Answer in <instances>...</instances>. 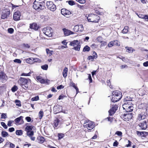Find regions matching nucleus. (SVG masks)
Wrapping results in <instances>:
<instances>
[{
	"label": "nucleus",
	"mask_w": 148,
	"mask_h": 148,
	"mask_svg": "<svg viewBox=\"0 0 148 148\" xmlns=\"http://www.w3.org/2000/svg\"><path fill=\"white\" fill-rule=\"evenodd\" d=\"M45 0H35L33 3V8L38 11L45 8Z\"/></svg>",
	"instance_id": "obj_1"
},
{
	"label": "nucleus",
	"mask_w": 148,
	"mask_h": 148,
	"mask_svg": "<svg viewBox=\"0 0 148 148\" xmlns=\"http://www.w3.org/2000/svg\"><path fill=\"white\" fill-rule=\"evenodd\" d=\"M31 80L29 79L21 77L18 81L19 84L24 89L27 90L31 83Z\"/></svg>",
	"instance_id": "obj_2"
},
{
	"label": "nucleus",
	"mask_w": 148,
	"mask_h": 148,
	"mask_svg": "<svg viewBox=\"0 0 148 148\" xmlns=\"http://www.w3.org/2000/svg\"><path fill=\"white\" fill-rule=\"evenodd\" d=\"M112 94V101L114 102L119 101L122 97V93L119 91H114Z\"/></svg>",
	"instance_id": "obj_3"
},
{
	"label": "nucleus",
	"mask_w": 148,
	"mask_h": 148,
	"mask_svg": "<svg viewBox=\"0 0 148 148\" xmlns=\"http://www.w3.org/2000/svg\"><path fill=\"white\" fill-rule=\"evenodd\" d=\"M88 22L96 23L98 22L100 19V17L98 15L93 14H90L87 16H86Z\"/></svg>",
	"instance_id": "obj_4"
},
{
	"label": "nucleus",
	"mask_w": 148,
	"mask_h": 148,
	"mask_svg": "<svg viewBox=\"0 0 148 148\" xmlns=\"http://www.w3.org/2000/svg\"><path fill=\"white\" fill-rule=\"evenodd\" d=\"M132 102L131 101L125 102L123 105V107L127 112L132 111L133 107Z\"/></svg>",
	"instance_id": "obj_5"
},
{
	"label": "nucleus",
	"mask_w": 148,
	"mask_h": 148,
	"mask_svg": "<svg viewBox=\"0 0 148 148\" xmlns=\"http://www.w3.org/2000/svg\"><path fill=\"white\" fill-rule=\"evenodd\" d=\"M79 42L78 40H76L71 42L70 45L74 47V49L75 50L79 51L80 48Z\"/></svg>",
	"instance_id": "obj_6"
},
{
	"label": "nucleus",
	"mask_w": 148,
	"mask_h": 148,
	"mask_svg": "<svg viewBox=\"0 0 148 148\" xmlns=\"http://www.w3.org/2000/svg\"><path fill=\"white\" fill-rule=\"evenodd\" d=\"M84 127L89 130L92 129L95 127L94 123L89 120L87 121L84 125Z\"/></svg>",
	"instance_id": "obj_7"
},
{
	"label": "nucleus",
	"mask_w": 148,
	"mask_h": 148,
	"mask_svg": "<svg viewBox=\"0 0 148 148\" xmlns=\"http://www.w3.org/2000/svg\"><path fill=\"white\" fill-rule=\"evenodd\" d=\"M47 8L52 11H54L56 9V5L51 1H47L46 3Z\"/></svg>",
	"instance_id": "obj_8"
},
{
	"label": "nucleus",
	"mask_w": 148,
	"mask_h": 148,
	"mask_svg": "<svg viewBox=\"0 0 148 148\" xmlns=\"http://www.w3.org/2000/svg\"><path fill=\"white\" fill-rule=\"evenodd\" d=\"M51 28L50 27H47L44 28L43 29V32L47 36L51 37L52 36V33L51 30Z\"/></svg>",
	"instance_id": "obj_9"
},
{
	"label": "nucleus",
	"mask_w": 148,
	"mask_h": 148,
	"mask_svg": "<svg viewBox=\"0 0 148 148\" xmlns=\"http://www.w3.org/2000/svg\"><path fill=\"white\" fill-rule=\"evenodd\" d=\"M10 14V11L7 10H2V12L1 15V18L4 19L9 16Z\"/></svg>",
	"instance_id": "obj_10"
},
{
	"label": "nucleus",
	"mask_w": 148,
	"mask_h": 148,
	"mask_svg": "<svg viewBox=\"0 0 148 148\" xmlns=\"http://www.w3.org/2000/svg\"><path fill=\"white\" fill-rule=\"evenodd\" d=\"M21 13L19 11H17L14 13L13 18L15 21H17L20 20Z\"/></svg>",
	"instance_id": "obj_11"
},
{
	"label": "nucleus",
	"mask_w": 148,
	"mask_h": 148,
	"mask_svg": "<svg viewBox=\"0 0 148 148\" xmlns=\"http://www.w3.org/2000/svg\"><path fill=\"white\" fill-rule=\"evenodd\" d=\"M118 108L117 106L116 105H113L112 108L108 111L109 115L112 116Z\"/></svg>",
	"instance_id": "obj_12"
},
{
	"label": "nucleus",
	"mask_w": 148,
	"mask_h": 148,
	"mask_svg": "<svg viewBox=\"0 0 148 148\" xmlns=\"http://www.w3.org/2000/svg\"><path fill=\"white\" fill-rule=\"evenodd\" d=\"M146 115L144 112H141L138 114L137 117V120L140 121L145 119L146 118Z\"/></svg>",
	"instance_id": "obj_13"
},
{
	"label": "nucleus",
	"mask_w": 148,
	"mask_h": 148,
	"mask_svg": "<svg viewBox=\"0 0 148 148\" xmlns=\"http://www.w3.org/2000/svg\"><path fill=\"white\" fill-rule=\"evenodd\" d=\"M23 117L21 116L16 118L15 120V123H18V125H21L23 124L24 123L23 119Z\"/></svg>",
	"instance_id": "obj_14"
},
{
	"label": "nucleus",
	"mask_w": 148,
	"mask_h": 148,
	"mask_svg": "<svg viewBox=\"0 0 148 148\" xmlns=\"http://www.w3.org/2000/svg\"><path fill=\"white\" fill-rule=\"evenodd\" d=\"M27 135L33 141H34L35 139V138L33 136L34 135V132L33 131H28L27 132Z\"/></svg>",
	"instance_id": "obj_15"
},
{
	"label": "nucleus",
	"mask_w": 148,
	"mask_h": 148,
	"mask_svg": "<svg viewBox=\"0 0 148 148\" xmlns=\"http://www.w3.org/2000/svg\"><path fill=\"white\" fill-rule=\"evenodd\" d=\"M61 13L64 16H66L71 14V12L65 9H62L61 10Z\"/></svg>",
	"instance_id": "obj_16"
},
{
	"label": "nucleus",
	"mask_w": 148,
	"mask_h": 148,
	"mask_svg": "<svg viewBox=\"0 0 148 148\" xmlns=\"http://www.w3.org/2000/svg\"><path fill=\"white\" fill-rule=\"evenodd\" d=\"M62 30L64 32V34L65 36H68L71 34H74L73 32L65 28H63Z\"/></svg>",
	"instance_id": "obj_17"
},
{
	"label": "nucleus",
	"mask_w": 148,
	"mask_h": 148,
	"mask_svg": "<svg viewBox=\"0 0 148 148\" xmlns=\"http://www.w3.org/2000/svg\"><path fill=\"white\" fill-rule=\"evenodd\" d=\"M123 117L126 120H129L131 119L132 117V115L131 114H124Z\"/></svg>",
	"instance_id": "obj_18"
},
{
	"label": "nucleus",
	"mask_w": 148,
	"mask_h": 148,
	"mask_svg": "<svg viewBox=\"0 0 148 148\" xmlns=\"http://www.w3.org/2000/svg\"><path fill=\"white\" fill-rule=\"evenodd\" d=\"M82 25H76L73 28V30L75 32H77L78 31L82 30L83 29Z\"/></svg>",
	"instance_id": "obj_19"
},
{
	"label": "nucleus",
	"mask_w": 148,
	"mask_h": 148,
	"mask_svg": "<svg viewBox=\"0 0 148 148\" xmlns=\"http://www.w3.org/2000/svg\"><path fill=\"white\" fill-rule=\"evenodd\" d=\"M7 77L6 75L3 72H0V79L2 81L4 82L6 80Z\"/></svg>",
	"instance_id": "obj_20"
},
{
	"label": "nucleus",
	"mask_w": 148,
	"mask_h": 148,
	"mask_svg": "<svg viewBox=\"0 0 148 148\" xmlns=\"http://www.w3.org/2000/svg\"><path fill=\"white\" fill-rule=\"evenodd\" d=\"M140 127L143 130H145L147 128V122L145 121H144L139 124Z\"/></svg>",
	"instance_id": "obj_21"
},
{
	"label": "nucleus",
	"mask_w": 148,
	"mask_h": 148,
	"mask_svg": "<svg viewBox=\"0 0 148 148\" xmlns=\"http://www.w3.org/2000/svg\"><path fill=\"white\" fill-rule=\"evenodd\" d=\"M30 28L35 30H37L39 28V26L36 23H33L30 24L29 26Z\"/></svg>",
	"instance_id": "obj_22"
},
{
	"label": "nucleus",
	"mask_w": 148,
	"mask_h": 148,
	"mask_svg": "<svg viewBox=\"0 0 148 148\" xmlns=\"http://www.w3.org/2000/svg\"><path fill=\"white\" fill-rule=\"evenodd\" d=\"M68 71V68L66 67H65L62 72L63 76L64 78H66L67 76Z\"/></svg>",
	"instance_id": "obj_23"
},
{
	"label": "nucleus",
	"mask_w": 148,
	"mask_h": 148,
	"mask_svg": "<svg viewBox=\"0 0 148 148\" xmlns=\"http://www.w3.org/2000/svg\"><path fill=\"white\" fill-rule=\"evenodd\" d=\"M36 79L41 83L43 84L46 82V80L43 79L40 76H38L37 77Z\"/></svg>",
	"instance_id": "obj_24"
},
{
	"label": "nucleus",
	"mask_w": 148,
	"mask_h": 148,
	"mask_svg": "<svg viewBox=\"0 0 148 148\" xmlns=\"http://www.w3.org/2000/svg\"><path fill=\"white\" fill-rule=\"evenodd\" d=\"M26 62L30 64H34L33 58H28L26 60Z\"/></svg>",
	"instance_id": "obj_25"
},
{
	"label": "nucleus",
	"mask_w": 148,
	"mask_h": 148,
	"mask_svg": "<svg viewBox=\"0 0 148 148\" xmlns=\"http://www.w3.org/2000/svg\"><path fill=\"white\" fill-rule=\"evenodd\" d=\"M138 16L139 18L144 19L146 21H148V16L147 15L139 14V15H138Z\"/></svg>",
	"instance_id": "obj_26"
},
{
	"label": "nucleus",
	"mask_w": 148,
	"mask_h": 148,
	"mask_svg": "<svg viewBox=\"0 0 148 148\" xmlns=\"http://www.w3.org/2000/svg\"><path fill=\"white\" fill-rule=\"evenodd\" d=\"M33 127L32 126H27L25 128V130L27 132L28 131H32Z\"/></svg>",
	"instance_id": "obj_27"
},
{
	"label": "nucleus",
	"mask_w": 148,
	"mask_h": 148,
	"mask_svg": "<svg viewBox=\"0 0 148 148\" xmlns=\"http://www.w3.org/2000/svg\"><path fill=\"white\" fill-rule=\"evenodd\" d=\"M129 27L128 26H126L124 27V29L122 31V33L123 34H127L128 31Z\"/></svg>",
	"instance_id": "obj_28"
},
{
	"label": "nucleus",
	"mask_w": 148,
	"mask_h": 148,
	"mask_svg": "<svg viewBox=\"0 0 148 148\" xmlns=\"http://www.w3.org/2000/svg\"><path fill=\"white\" fill-rule=\"evenodd\" d=\"M37 139L39 141V142L40 143H43L45 140L44 138L43 137L41 136L38 137Z\"/></svg>",
	"instance_id": "obj_29"
},
{
	"label": "nucleus",
	"mask_w": 148,
	"mask_h": 148,
	"mask_svg": "<svg viewBox=\"0 0 148 148\" xmlns=\"http://www.w3.org/2000/svg\"><path fill=\"white\" fill-rule=\"evenodd\" d=\"M16 133L17 135L21 136L23 134V131L21 130H17L16 131Z\"/></svg>",
	"instance_id": "obj_30"
},
{
	"label": "nucleus",
	"mask_w": 148,
	"mask_h": 148,
	"mask_svg": "<svg viewBox=\"0 0 148 148\" xmlns=\"http://www.w3.org/2000/svg\"><path fill=\"white\" fill-rule=\"evenodd\" d=\"M46 51L47 52V53L49 55V56H51L52 55L53 51L50 50L48 49H46Z\"/></svg>",
	"instance_id": "obj_31"
},
{
	"label": "nucleus",
	"mask_w": 148,
	"mask_h": 148,
	"mask_svg": "<svg viewBox=\"0 0 148 148\" xmlns=\"http://www.w3.org/2000/svg\"><path fill=\"white\" fill-rule=\"evenodd\" d=\"M59 123V121L58 119L55 120L53 123L54 126L56 127H57Z\"/></svg>",
	"instance_id": "obj_32"
},
{
	"label": "nucleus",
	"mask_w": 148,
	"mask_h": 148,
	"mask_svg": "<svg viewBox=\"0 0 148 148\" xmlns=\"http://www.w3.org/2000/svg\"><path fill=\"white\" fill-rule=\"evenodd\" d=\"M8 135V133L5 131H2L1 132V136L3 137H5Z\"/></svg>",
	"instance_id": "obj_33"
},
{
	"label": "nucleus",
	"mask_w": 148,
	"mask_h": 148,
	"mask_svg": "<svg viewBox=\"0 0 148 148\" xmlns=\"http://www.w3.org/2000/svg\"><path fill=\"white\" fill-rule=\"evenodd\" d=\"M126 48L127 49L126 51L129 53H132L133 51V49L132 47L129 48L128 47H126Z\"/></svg>",
	"instance_id": "obj_34"
},
{
	"label": "nucleus",
	"mask_w": 148,
	"mask_h": 148,
	"mask_svg": "<svg viewBox=\"0 0 148 148\" xmlns=\"http://www.w3.org/2000/svg\"><path fill=\"white\" fill-rule=\"evenodd\" d=\"M15 103L16 106L20 107L21 106V103L20 101L18 100H15Z\"/></svg>",
	"instance_id": "obj_35"
},
{
	"label": "nucleus",
	"mask_w": 148,
	"mask_h": 148,
	"mask_svg": "<svg viewBox=\"0 0 148 148\" xmlns=\"http://www.w3.org/2000/svg\"><path fill=\"white\" fill-rule=\"evenodd\" d=\"M43 115V112L42 111H40L38 113V116L40 119L42 118Z\"/></svg>",
	"instance_id": "obj_36"
},
{
	"label": "nucleus",
	"mask_w": 148,
	"mask_h": 148,
	"mask_svg": "<svg viewBox=\"0 0 148 148\" xmlns=\"http://www.w3.org/2000/svg\"><path fill=\"white\" fill-rule=\"evenodd\" d=\"M90 50V47L88 46H86L83 49L84 51H88Z\"/></svg>",
	"instance_id": "obj_37"
},
{
	"label": "nucleus",
	"mask_w": 148,
	"mask_h": 148,
	"mask_svg": "<svg viewBox=\"0 0 148 148\" xmlns=\"http://www.w3.org/2000/svg\"><path fill=\"white\" fill-rule=\"evenodd\" d=\"M41 68L44 70H46L48 68V65L47 64H45L41 66Z\"/></svg>",
	"instance_id": "obj_38"
},
{
	"label": "nucleus",
	"mask_w": 148,
	"mask_h": 148,
	"mask_svg": "<svg viewBox=\"0 0 148 148\" xmlns=\"http://www.w3.org/2000/svg\"><path fill=\"white\" fill-rule=\"evenodd\" d=\"M39 99V97L38 96H36L35 97H33L31 99V100L33 101H36Z\"/></svg>",
	"instance_id": "obj_39"
},
{
	"label": "nucleus",
	"mask_w": 148,
	"mask_h": 148,
	"mask_svg": "<svg viewBox=\"0 0 148 148\" xmlns=\"http://www.w3.org/2000/svg\"><path fill=\"white\" fill-rule=\"evenodd\" d=\"M114 45L119 46L120 45V43L117 40L113 41Z\"/></svg>",
	"instance_id": "obj_40"
},
{
	"label": "nucleus",
	"mask_w": 148,
	"mask_h": 148,
	"mask_svg": "<svg viewBox=\"0 0 148 148\" xmlns=\"http://www.w3.org/2000/svg\"><path fill=\"white\" fill-rule=\"evenodd\" d=\"M32 73L31 72H29L28 73H22L21 74V76H29Z\"/></svg>",
	"instance_id": "obj_41"
},
{
	"label": "nucleus",
	"mask_w": 148,
	"mask_h": 148,
	"mask_svg": "<svg viewBox=\"0 0 148 148\" xmlns=\"http://www.w3.org/2000/svg\"><path fill=\"white\" fill-rule=\"evenodd\" d=\"M64 134L62 133H59L58 134V140L62 138L64 136Z\"/></svg>",
	"instance_id": "obj_42"
},
{
	"label": "nucleus",
	"mask_w": 148,
	"mask_h": 148,
	"mask_svg": "<svg viewBox=\"0 0 148 148\" xmlns=\"http://www.w3.org/2000/svg\"><path fill=\"white\" fill-rule=\"evenodd\" d=\"M17 89V87L16 86H14V87L12 88L11 90L13 92H14L16 91Z\"/></svg>",
	"instance_id": "obj_43"
},
{
	"label": "nucleus",
	"mask_w": 148,
	"mask_h": 148,
	"mask_svg": "<svg viewBox=\"0 0 148 148\" xmlns=\"http://www.w3.org/2000/svg\"><path fill=\"white\" fill-rule=\"evenodd\" d=\"M1 125L5 128L6 129L8 128L7 126L6 125L4 122H2L1 123Z\"/></svg>",
	"instance_id": "obj_44"
},
{
	"label": "nucleus",
	"mask_w": 148,
	"mask_h": 148,
	"mask_svg": "<svg viewBox=\"0 0 148 148\" xmlns=\"http://www.w3.org/2000/svg\"><path fill=\"white\" fill-rule=\"evenodd\" d=\"M14 62L17 63L19 64H20L21 63V61L19 59H15L14 60Z\"/></svg>",
	"instance_id": "obj_45"
},
{
	"label": "nucleus",
	"mask_w": 148,
	"mask_h": 148,
	"mask_svg": "<svg viewBox=\"0 0 148 148\" xmlns=\"http://www.w3.org/2000/svg\"><path fill=\"white\" fill-rule=\"evenodd\" d=\"M113 46H114V45L113 41L110 42L108 45V47H111Z\"/></svg>",
	"instance_id": "obj_46"
},
{
	"label": "nucleus",
	"mask_w": 148,
	"mask_h": 148,
	"mask_svg": "<svg viewBox=\"0 0 148 148\" xmlns=\"http://www.w3.org/2000/svg\"><path fill=\"white\" fill-rule=\"evenodd\" d=\"M68 1L69 4L70 5H73L75 4L74 1H73L70 0Z\"/></svg>",
	"instance_id": "obj_47"
},
{
	"label": "nucleus",
	"mask_w": 148,
	"mask_h": 148,
	"mask_svg": "<svg viewBox=\"0 0 148 148\" xmlns=\"http://www.w3.org/2000/svg\"><path fill=\"white\" fill-rule=\"evenodd\" d=\"M8 32L10 34H12L14 32V29L12 28H9L8 29Z\"/></svg>",
	"instance_id": "obj_48"
},
{
	"label": "nucleus",
	"mask_w": 148,
	"mask_h": 148,
	"mask_svg": "<svg viewBox=\"0 0 148 148\" xmlns=\"http://www.w3.org/2000/svg\"><path fill=\"white\" fill-rule=\"evenodd\" d=\"M122 133L121 131H117L116 132L115 134H117L119 136H121L122 135Z\"/></svg>",
	"instance_id": "obj_49"
},
{
	"label": "nucleus",
	"mask_w": 148,
	"mask_h": 148,
	"mask_svg": "<svg viewBox=\"0 0 148 148\" xmlns=\"http://www.w3.org/2000/svg\"><path fill=\"white\" fill-rule=\"evenodd\" d=\"M1 116V119H5L7 117L6 114L5 113H2Z\"/></svg>",
	"instance_id": "obj_50"
},
{
	"label": "nucleus",
	"mask_w": 148,
	"mask_h": 148,
	"mask_svg": "<svg viewBox=\"0 0 148 148\" xmlns=\"http://www.w3.org/2000/svg\"><path fill=\"white\" fill-rule=\"evenodd\" d=\"M132 99L130 98V97L128 98V97H126L124 99V101L125 102H126L127 101H131Z\"/></svg>",
	"instance_id": "obj_51"
},
{
	"label": "nucleus",
	"mask_w": 148,
	"mask_h": 148,
	"mask_svg": "<svg viewBox=\"0 0 148 148\" xmlns=\"http://www.w3.org/2000/svg\"><path fill=\"white\" fill-rule=\"evenodd\" d=\"M34 63L35 62H39L40 60L38 58H33Z\"/></svg>",
	"instance_id": "obj_52"
},
{
	"label": "nucleus",
	"mask_w": 148,
	"mask_h": 148,
	"mask_svg": "<svg viewBox=\"0 0 148 148\" xmlns=\"http://www.w3.org/2000/svg\"><path fill=\"white\" fill-rule=\"evenodd\" d=\"M142 136L143 137H145L146 135H148V132H142Z\"/></svg>",
	"instance_id": "obj_53"
},
{
	"label": "nucleus",
	"mask_w": 148,
	"mask_h": 148,
	"mask_svg": "<svg viewBox=\"0 0 148 148\" xmlns=\"http://www.w3.org/2000/svg\"><path fill=\"white\" fill-rule=\"evenodd\" d=\"M88 78L90 80V82L91 83L92 82V80L91 78V77L90 74H88Z\"/></svg>",
	"instance_id": "obj_54"
},
{
	"label": "nucleus",
	"mask_w": 148,
	"mask_h": 148,
	"mask_svg": "<svg viewBox=\"0 0 148 148\" xmlns=\"http://www.w3.org/2000/svg\"><path fill=\"white\" fill-rule=\"evenodd\" d=\"M88 78L90 80V82L91 83L92 82V80L91 78V77L90 74H88Z\"/></svg>",
	"instance_id": "obj_55"
},
{
	"label": "nucleus",
	"mask_w": 148,
	"mask_h": 148,
	"mask_svg": "<svg viewBox=\"0 0 148 148\" xmlns=\"http://www.w3.org/2000/svg\"><path fill=\"white\" fill-rule=\"evenodd\" d=\"M119 143L118 142L117 140H116L114 142L113 144V146L114 147H116L118 146V145Z\"/></svg>",
	"instance_id": "obj_56"
},
{
	"label": "nucleus",
	"mask_w": 148,
	"mask_h": 148,
	"mask_svg": "<svg viewBox=\"0 0 148 148\" xmlns=\"http://www.w3.org/2000/svg\"><path fill=\"white\" fill-rule=\"evenodd\" d=\"M64 88V86L62 85H60L59 86H58L57 87V89H62Z\"/></svg>",
	"instance_id": "obj_57"
},
{
	"label": "nucleus",
	"mask_w": 148,
	"mask_h": 148,
	"mask_svg": "<svg viewBox=\"0 0 148 148\" xmlns=\"http://www.w3.org/2000/svg\"><path fill=\"white\" fill-rule=\"evenodd\" d=\"M26 120L28 122H29L31 121V118L30 117L27 116L25 118Z\"/></svg>",
	"instance_id": "obj_58"
},
{
	"label": "nucleus",
	"mask_w": 148,
	"mask_h": 148,
	"mask_svg": "<svg viewBox=\"0 0 148 148\" xmlns=\"http://www.w3.org/2000/svg\"><path fill=\"white\" fill-rule=\"evenodd\" d=\"M94 59H95V57L93 56H90L88 58V59L89 60H93Z\"/></svg>",
	"instance_id": "obj_59"
},
{
	"label": "nucleus",
	"mask_w": 148,
	"mask_h": 148,
	"mask_svg": "<svg viewBox=\"0 0 148 148\" xmlns=\"http://www.w3.org/2000/svg\"><path fill=\"white\" fill-rule=\"evenodd\" d=\"M93 56H94L95 57V58H96L97 57V53L93 51L92 53Z\"/></svg>",
	"instance_id": "obj_60"
},
{
	"label": "nucleus",
	"mask_w": 148,
	"mask_h": 148,
	"mask_svg": "<svg viewBox=\"0 0 148 148\" xmlns=\"http://www.w3.org/2000/svg\"><path fill=\"white\" fill-rule=\"evenodd\" d=\"M13 122V121H9L8 122V123L7 124L8 125L9 127L11 126V125H12L11 124H12V123Z\"/></svg>",
	"instance_id": "obj_61"
},
{
	"label": "nucleus",
	"mask_w": 148,
	"mask_h": 148,
	"mask_svg": "<svg viewBox=\"0 0 148 148\" xmlns=\"http://www.w3.org/2000/svg\"><path fill=\"white\" fill-rule=\"evenodd\" d=\"M137 134L139 136H142V132L137 131L136 132Z\"/></svg>",
	"instance_id": "obj_62"
},
{
	"label": "nucleus",
	"mask_w": 148,
	"mask_h": 148,
	"mask_svg": "<svg viewBox=\"0 0 148 148\" xmlns=\"http://www.w3.org/2000/svg\"><path fill=\"white\" fill-rule=\"evenodd\" d=\"M9 131L10 132H12L14 131V127H11L9 128Z\"/></svg>",
	"instance_id": "obj_63"
},
{
	"label": "nucleus",
	"mask_w": 148,
	"mask_h": 148,
	"mask_svg": "<svg viewBox=\"0 0 148 148\" xmlns=\"http://www.w3.org/2000/svg\"><path fill=\"white\" fill-rule=\"evenodd\" d=\"M143 65L145 67L148 66V61L144 62L143 64Z\"/></svg>",
	"instance_id": "obj_64"
}]
</instances>
